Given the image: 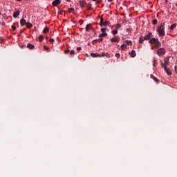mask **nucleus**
Instances as JSON below:
<instances>
[{
	"label": "nucleus",
	"mask_w": 177,
	"mask_h": 177,
	"mask_svg": "<svg viewBox=\"0 0 177 177\" xmlns=\"http://www.w3.org/2000/svg\"><path fill=\"white\" fill-rule=\"evenodd\" d=\"M21 32H23V31H22V30H21Z\"/></svg>",
	"instance_id": "52"
},
{
	"label": "nucleus",
	"mask_w": 177,
	"mask_h": 177,
	"mask_svg": "<svg viewBox=\"0 0 177 177\" xmlns=\"http://www.w3.org/2000/svg\"><path fill=\"white\" fill-rule=\"evenodd\" d=\"M27 48L28 49H34L35 48V46L31 44H27Z\"/></svg>",
	"instance_id": "19"
},
{
	"label": "nucleus",
	"mask_w": 177,
	"mask_h": 177,
	"mask_svg": "<svg viewBox=\"0 0 177 177\" xmlns=\"http://www.w3.org/2000/svg\"><path fill=\"white\" fill-rule=\"evenodd\" d=\"M46 39H49V37H46Z\"/></svg>",
	"instance_id": "48"
},
{
	"label": "nucleus",
	"mask_w": 177,
	"mask_h": 177,
	"mask_svg": "<svg viewBox=\"0 0 177 177\" xmlns=\"http://www.w3.org/2000/svg\"><path fill=\"white\" fill-rule=\"evenodd\" d=\"M129 55H131V57H135L136 56V51L133 50L131 53H129Z\"/></svg>",
	"instance_id": "16"
},
{
	"label": "nucleus",
	"mask_w": 177,
	"mask_h": 177,
	"mask_svg": "<svg viewBox=\"0 0 177 177\" xmlns=\"http://www.w3.org/2000/svg\"><path fill=\"white\" fill-rule=\"evenodd\" d=\"M113 0H108V2H112Z\"/></svg>",
	"instance_id": "44"
},
{
	"label": "nucleus",
	"mask_w": 177,
	"mask_h": 177,
	"mask_svg": "<svg viewBox=\"0 0 177 177\" xmlns=\"http://www.w3.org/2000/svg\"><path fill=\"white\" fill-rule=\"evenodd\" d=\"M20 24L21 26H26L27 24V21L24 19H21L20 20Z\"/></svg>",
	"instance_id": "11"
},
{
	"label": "nucleus",
	"mask_w": 177,
	"mask_h": 177,
	"mask_svg": "<svg viewBox=\"0 0 177 177\" xmlns=\"http://www.w3.org/2000/svg\"><path fill=\"white\" fill-rule=\"evenodd\" d=\"M158 39L157 38H151L150 40H149V44H156L157 42Z\"/></svg>",
	"instance_id": "13"
},
{
	"label": "nucleus",
	"mask_w": 177,
	"mask_h": 177,
	"mask_svg": "<svg viewBox=\"0 0 177 177\" xmlns=\"http://www.w3.org/2000/svg\"><path fill=\"white\" fill-rule=\"evenodd\" d=\"M17 1H18L19 2H20L21 0H17Z\"/></svg>",
	"instance_id": "46"
},
{
	"label": "nucleus",
	"mask_w": 177,
	"mask_h": 177,
	"mask_svg": "<svg viewBox=\"0 0 177 177\" xmlns=\"http://www.w3.org/2000/svg\"><path fill=\"white\" fill-rule=\"evenodd\" d=\"M168 64H169V59L168 58L165 59V64L162 63V61H160L161 67H162L163 68H165V67L167 68Z\"/></svg>",
	"instance_id": "4"
},
{
	"label": "nucleus",
	"mask_w": 177,
	"mask_h": 177,
	"mask_svg": "<svg viewBox=\"0 0 177 177\" xmlns=\"http://www.w3.org/2000/svg\"><path fill=\"white\" fill-rule=\"evenodd\" d=\"M125 44H127V45L132 46V41L131 40H126Z\"/></svg>",
	"instance_id": "27"
},
{
	"label": "nucleus",
	"mask_w": 177,
	"mask_h": 177,
	"mask_svg": "<svg viewBox=\"0 0 177 177\" xmlns=\"http://www.w3.org/2000/svg\"><path fill=\"white\" fill-rule=\"evenodd\" d=\"M163 68L165 71L167 73V75H171L172 74V73L169 71V70H168V68H167L166 66H165V68Z\"/></svg>",
	"instance_id": "17"
},
{
	"label": "nucleus",
	"mask_w": 177,
	"mask_h": 177,
	"mask_svg": "<svg viewBox=\"0 0 177 177\" xmlns=\"http://www.w3.org/2000/svg\"><path fill=\"white\" fill-rule=\"evenodd\" d=\"M12 30H13L14 31H16V26H12Z\"/></svg>",
	"instance_id": "39"
},
{
	"label": "nucleus",
	"mask_w": 177,
	"mask_h": 177,
	"mask_svg": "<svg viewBox=\"0 0 177 177\" xmlns=\"http://www.w3.org/2000/svg\"><path fill=\"white\" fill-rule=\"evenodd\" d=\"M43 39H44V36L43 35L39 36V42H42Z\"/></svg>",
	"instance_id": "30"
},
{
	"label": "nucleus",
	"mask_w": 177,
	"mask_h": 177,
	"mask_svg": "<svg viewBox=\"0 0 177 177\" xmlns=\"http://www.w3.org/2000/svg\"><path fill=\"white\" fill-rule=\"evenodd\" d=\"M151 37H153V33L151 32H149L147 35H146L145 37H144V39L145 41H149L151 39Z\"/></svg>",
	"instance_id": "5"
},
{
	"label": "nucleus",
	"mask_w": 177,
	"mask_h": 177,
	"mask_svg": "<svg viewBox=\"0 0 177 177\" xmlns=\"http://www.w3.org/2000/svg\"><path fill=\"white\" fill-rule=\"evenodd\" d=\"M95 41H97V42H103V37H100L99 39H95Z\"/></svg>",
	"instance_id": "32"
},
{
	"label": "nucleus",
	"mask_w": 177,
	"mask_h": 177,
	"mask_svg": "<svg viewBox=\"0 0 177 177\" xmlns=\"http://www.w3.org/2000/svg\"><path fill=\"white\" fill-rule=\"evenodd\" d=\"M91 55L92 56V57H109L110 56V55H109V53H102L100 54H97V53H91Z\"/></svg>",
	"instance_id": "2"
},
{
	"label": "nucleus",
	"mask_w": 177,
	"mask_h": 177,
	"mask_svg": "<svg viewBox=\"0 0 177 177\" xmlns=\"http://www.w3.org/2000/svg\"><path fill=\"white\" fill-rule=\"evenodd\" d=\"M68 2H70L71 0H66Z\"/></svg>",
	"instance_id": "45"
},
{
	"label": "nucleus",
	"mask_w": 177,
	"mask_h": 177,
	"mask_svg": "<svg viewBox=\"0 0 177 177\" xmlns=\"http://www.w3.org/2000/svg\"><path fill=\"white\" fill-rule=\"evenodd\" d=\"M158 21H157V19H153L152 21V24H153V26H156V24H157Z\"/></svg>",
	"instance_id": "33"
},
{
	"label": "nucleus",
	"mask_w": 177,
	"mask_h": 177,
	"mask_svg": "<svg viewBox=\"0 0 177 177\" xmlns=\"http://www.w3.org/2000/svg\"><path fill=\"white\" fill-rule=\"evenodd\" d=\"M115 56L117 57V59H120V57H121V55L120 53H116Z\"/></svg>",
	"instance_id": "35"
},
{
	"label": "nucleus",
	"mask_w": 177,
	"mask_h": 177,
	"mask_svg": "<svg viewBox=\"0 0 177 177\" xmlns=\"http://www.w3.org/2000/svg\"><path fill=\"white\" fill-rule=\"evenodd\" d=\"M175 71L177 73V66H175Z\"/></svg>",
	"instance_id": "43"
},
{
	"label": "nucleus",
	"mask_w": 177,
	"mask_h": 177,
	"mask_svg": "<svg viewBox=\"0 0 177 177\" xmlns=\"http://www.w3.org/2000/svg\"><path fill=\"white\" fill-rule=\"evenodd\" d=\"M19 15H20V11H19V10L15 11V12H14V13H13V17H14L15 19L19 17Z\"/></svg>",
	"instance_id": "8"
},
{
	"label": "nucleus",
	"mask_w": 177,
	"mask_h": 177,
	"mask_svg": "<svg viewBox=\"0 0 177 177\" xmlns=\"http://www.w3.org/2000/svg\"><path fill=\"white\" fill-rule=\"evenodd\" d=\"M144 41H145V37H143L142 36L140 37V38H139L140 44H143Z\"/></svg>",
	"instance_id": "22"
},
{
	"label": "nucleus",
	"mask_w": 177,
	"mask_h": 177,
	"mask_svg": "<svg viewBox=\"0 0 177 177\" xmlns=\"http://www.w3.org/2000/svg\"><path fill=\"white\" fill-rule=\"evenodd\" d=\"M21 48H24V46H22Z\"/></svg>",
	"instance_id": "49"
},
{
	"label": "nucleus",
	"mask_w": 177,
	"mask_h": 177,
	"mask_svg": "<svg viewBox=\"0 0 177 177\" xmlns=\"http://www.w3.org/2000/svg\"><path fill=\"white\" fill-rule=\"evenodd\" d=\"M120 48L122 50H127V44H122Z\"/></svg>",
	"instance_id": "24"
},
{
	"label": "nucleus",
	"mask_w": 177,
	"mask_h": 177,
	"mask_svg": "<svg viewBox=\"0 0 177 177\" xmlns=\"http://www.w3.org/2000/svg\"><path fill=\"white\" fill-rule=\"evenodd\" d=\"M151 78H152V80H154V81H156V82H158V79L156 77V76L151 75Z\"/></svg>",
	"instance_id": "25"
},
{
	"label": "nucleus",
	"mask_w": 177,
	"mask_h": 177,
	"mask_svg": "<svg viewBox=\"0 0 177 177\" xmlns=\"http://www.w3.org/2000/svg\"><path fill=\"white\" fill-rule=\"evenodd\" d=\"M82 23H83V22H81V24H82Z\"/></svg>",
	"instance_id": "51"
},
{
	"label": "nucleus",
	"mask_w": 177,
	"mask_h": 177,
	"mask_svg": "<svg viewBox=\"0 0 177 177\" xmlns=\"http://www.w3.org/2000/svg\"><path fill=\"white\" fill-rule=\"evenodd\" d=\"M111 34H113V35H116V34H118V30H117V29H115L114 30L111 31Z\"/></svg>",
	"instance_id": "26"
},
{
	"label": "nucleus",
	"mask_w": 177,
	"mask_h": 177,
	"mask_svg": "<svg viewBox=\"0 0 177 177\" xmlns=\"http://www.w3.org/2000/svg\"><path fill=\"white\" fill-rule=\"evenodd\" d=\"M92 1H93L95 2V1H96V0H92Z\"/></svg>",
	"instance_id": "50"
},
{
	"label": "nucleus",
	"mask_w": 177,
	"mask_h": 177,
	"mask_svg": "<svg viewBox=\"0 0 177 177\" xmlns=\"http://www.w3.org/2000/svg\"><path fill=\"white\" fill-rule=\"evenodd\" d=\"M90 30H93V28L92 27V26L91 24H87L86 26V31L88 32Z\"/></svg>",
	"instance_id": "12"
},
{
	"label": "nucleus",
	"mask_w": 177,
	"mask_h": 177,
	"mask_svg": "<svg viewBox=\"0 0 177 177\" xmlns=\"http://www.w3.org/2000/svg\"><path fill=\"white\" fill-rule=\"evenodd\" d=\"M156 31L158 32L159 37H164L165 35V26L160 25L157 28Z\"/></svg>",
	"instance_id": "1"
},
{
	"label": "nucleus",
	"mask_w": 177,
	"mask_h": 177,
	"mask_svg": "<svg viewBox=\"0 0 177 177\" xmlns=\"http://www.w3.org/2000/svg\"><path fill=\"white\" fill-rule=\"evenodd\" d=\"M100 1H97V3H100Z\"/></svg>",
	"instance_id": "47"
},
{
	"label": "nucleus",
	"mask_w": 177,
	"mask_h": 177,
	"mask_svg": "<svg viewBox=\"0 0 177 177\" xmlns=\"http://www.w3.org/2000/svg\"><path fill=\"white\" fill-rule=\"evenodd\" d=\"M50 42H51L52 44H53V42H55V39H50Z\"/></svg>",
	"instance_id": "40"
},
{
	"label": "nucleus",
	"mask_w": 177,
	"mask_h": 177,
	"mask_svg": "<svg viewBox=\"0 0 177 177\" xmlns=\"http://www.w3.org/2000/svg\"><path fill=\"white\" fill-rule=\"evenodd\" d=\"M82 48L81 47H77V52H80Z\"/></svg>",
	"instance_id": "38"
},
{
	"label": "nucleus",
	"mask_w": 177,
	"mask_h": 177,
	"mask_svg": "<svg viewBox=\"0 0 177 177\" xmlns=\"http://www.w3.org/2000/svg\"><path fill=\"white\" fill-rule=\"evenodd\" d=\"M49 32V27L46 26L43 30V34H48Z\"/></svg>",
	"instance_id": "15"
},
{
	"label": "nucleus",
	"mask_w": 177,
	"mask_h": 177,
	"mask_svg": "<svg viewBox=\"0 0 177 177\" xmlns=\"http://www.w3.org/2000/svg\"><path fill=\"white\" fill-rule=\"evenodd\" d=\"M68 12L69 13H74V8H71L68 9Z\"/></svg>",
	"instance_id": "31"
},
{
	"label": "nucleus",
	"mask_w": 177,
	"mask_h": 177,
	"mask_svg": "<svg viewBox=\"0 0 177 177\" xmlns=\"http://www.w3.org/2000/svg\"><path fill=\"white\" fill-rule=\"evenodd\" d=\"M80 6H82V8H84V6H85V1H81L80 2Z\"/></svg>",
	"instance_id": "28"
},
{
	"label": "nucleus",
	"mask_w": 177,
	"mask_h": 177,
	"mask_svg": "<svg viewBox=\"0 0 177 177\" xmlns=\"http://www.w3.org/2000/svg\"><path fill=\"white\" fill-rule=\"evenodd\" d=\"M120 38L118 36H115V37H113L111 39V41L112 42H118L120 41Z\"/></svg>",
	"instance_id": "7"
},
{
	"label": "nucleus",
	"mask_w": 177,
	"mask_h": 177,
	"mask_svg": "<svg viewBox=\"0 0 177 177\" xmlns=\"http://www.w3.org/2000/svg\"><path fill=\"white\" fill-rule=\"evenodd\" d=\"M65 53L66 55H67V53H70V55L72 56V55H75V51H74L73 50H71V51H70V50H65Z\"/></svg>",
	"instance_id": "9"
},
{
	"label": "nucleus",
	"mask_w": 177,
	"mask_h": 177,
	"mask_svg": "<svg viewBox=\"0 0 177 177\" xmlns=\"http://www.w3.org/2000/svg\"><path fill=\"white\" fill-rule=\"evenodd\" d=\"M153 66L154 67L156 66V61L155 60L153 61Z\"/></svg>",
	"instance_id": "42"
},
{
	"label": "nucleus",
	"mask_w": 177,
	"mask_h": 177,
	"mask_svg": "<svg viewBox=\"0 0 177 177\" xmlns=\"http://www.w3.org/2000/svg\"><path fill=\"white\" fill-rule=\"evenodd\" d=\"M120 28H121V24H116L115 30H120Z\"/></svg>",
	"instance_id": "29"
},
{
	"label": "nucleus",
	"mask_w": 177,
	"mask_h": 177,
	"mask_svg": "<svg viewBox=\"0 0 177 177\" xmlns=\"http://www.w3.org/2000/svg\"><path fill=\"white\" fill-rule=\"evenodd\" d=\"M107 32H102L101 34L99 35V37L100 38H102V37H107Z\"/></svg>",
	"instance_id": "18"
},
{
	"label": "nucleus",
	"mask_w": 177,
	"mask_h": 177,
	"mask_svg": "<svg viewBox=\"0 0 177 177\" xmlns=\"http://www.w3.org/2000/svg\"><path fill=\"white\" fill-rule=\"evenodd\" d=\"M165 53H166V51H165V48H160L157 50V55H158L159 56H164Z\"/></svg>",
	"instance_id": "3"
},
{
	"label": "nucleus",
	"mask_w": 177,
	"mask_h": 177,
	"mask_svg": "<svg viewBox=\"0 0 177 177\" xmlns=\"http://www.w3.org/2000/svg\"><path fill=\"white\" fill-rule=\"evenodd\" d=\"M103 24H104V19H103V18H101L100 22V27H103Z\"/></svg>",
	"instance_id": "23"
},
{
	"label": "nucleus",
	"mask_w": 177,
	"mask_h": 177,
	"mask_svg": "<svg viewBox=\"0 0 177 177\" xmlns=\"http://www.w3.org/2000/svg\"><path fill=\"white\" fill-rule=\"evenodd\" d=\"M44 49H46V50H49V46H44Z\"/></svg>",
	"instance_id": "37"
},
{
	"label": "nucleus",
	"mask_w": 177,
	"mask_h": 177,
	"mask_svg": "<svg viewBox=\"0 0 177 177\" xmlns=\"http://www.w3.org/2000/svg\"><path fill=\"white\" fill-rule=\"evenodd\" d=\"M176 26H177L176 24H174L173 25H171V26H170V30H171L172 31H174V30H175V28H176Z\"/></svg>",
	"instance_id": "21"
},
{
	"label": "nucleus",
	"mask_w": 177,
	"mask_h": 177,
	"mask_svg": "<svg viewBox=\"0 0 177 177\" xmlns=\"http://www.w3.org/2000/svg\"><path fill=\"white\" fill-rule=\"evenodd\" d=\"M60 3H61L60 0H55V1H53V6H57V5H60Z\"/></svg>",
	"instance_id": "10"
},
{
	"label": "nucleus",
	"mask_w": 177,
	"mask_h": 177,
	"mask_svg": "<svg viewBox=\"0 0 177 177\" xmlns=\"http://www.w3.org/2000/svg\"><path fill=\"white\" fill-rule=\"evenodd\" d=\"M101 31H102V32H106V31H107V28H101Z\"/></svg>",
	"instance_id": "34"
},
{
	"label": "nucleus",
	"mask_w": 177,
	"mask_h": 177,
	"mask_svg": "<svg viewBox=\"0 0 177 177\" xmlns=\"http://www.w3.org/2000/svg\"><path fill=\"white\" fill-rule=\"evenodd\" d=\"M155 47H156V49H158V48H161V42L160 41L159 39H158L155 43Z\"/></svg>",
	"instance_id": "6"
},
{
	"label": "nucleus",
	"mask_w": 177,
	"mask_h": 177,
	"mask_svg": "<svg viewBox=\"0 0 177 177\" xmlns=\"http://www.w3.org/2000/svg\"><path fill=\"white\" fill-rule=\"evenodd\" d=\"M27 28H32V24L30 23V22H26V24Z\"/></svg>",
	"instance_id": "20"
},
{
	"label": "nucleus",
	"mask_w": 177,
	"mask_h": 177,
	"mask_svg": "<svg viewBox=\"0 0 177 177\" xmlns=\"http://www.w3.org/2000/svg\"><path fill=\"white\" fill-rule=\"evenodd\" d=\"M92 8V4H89L87 7V10H91V8Z\"/></svg>",
	"instance_id": "36"
},
{
	"label": "nucleus",
	"mask_w": 177,
	"mask_h": 177,
	"mask_svg": "<svg viewBox=\"0 0 177 177\" xmlns=\"http://www.w3.org/2000/svg\"><path fill=\"white\" fill-rule=\"evenodd\" d=\"M111 23H110V21H105L104 22V24L102 25V27H107V26H109V27H110V26H111Z\"/></svg>",
	"instance_id": "14"
},
{
	"label": "nucleus",
	"mask_w": 177,
	"mask_h": 177,
	"mask_svg": "<svg viewBox=\"0 0 177 177\" xmlns=\"http://www.w3.org/2000/svg\"><path fill=\"white\" fill-rule=\"evenodd\" d=\"M59 15H63V10L59 11Z\"/></svg>",
	"instance_id": "41"
}]
</instances>
